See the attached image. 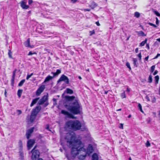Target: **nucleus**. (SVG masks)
Here are the masks:
<instances>
[{"label":"nucleus","instance_id":"nucleus-54","mask_svg":"<svg viewBox=\"0 0 160 160\" xmlns=\"http://www.w3.org/2000/svg\"><path fill=\"white\" fill-rule=\"evenodd\" d=\"M96 24H97V25L98 26H99L100 25V24H99V22H96Z\"/></svg>","mask_w":160,"mask_h":160},{"label":"nucleus","instance_id":"nucleus-50","mask_svg":"<svg viewBox=\"0 0 160 160\" xmlns=\"http://www.w3.org/2000/svg\"><path fill=\"white\" fill-rule=\"evenodd\" d=\"M17 112H18V115H20L22 113V111L20 110H18Z\"/></svg>","mask_w":160,"mask_h":160},{"label":"nucleus","instance_id":"nucleus-48","mask_svg":"<svg viewBox=\"0 0 160 160\" xmlns=\"http://www.w3.org/2000/svg\"><path fill=\"white\" fill-rule=\"evenodd\" d=\"M16 72V70H14V71H13V75H12V77H15Z\"/></svg>","mask_w":160,"mask_h":160},{"label":"nucleus","instance_id":"nucleus-57","mask_svg":"<svg viewBox=\"0 0 160 160\" xmlns=\"http://www.w3.org/2000/svg\"><path fill=\"white\" fill-rule=\"evenodd\" d=\"M14 78H15V77H13L12 76V82H14Z\"/></svg>","mask_w":160,"mask_h":160},{"label":"nucleus","instance_id":"nucleus-4","mask_svg":"<svg viewBox=\"0 0 160 160\" xmlns=\"http://www.w3.org/2000/svg\"><path fill=\"white\" fill-rule=\"evenodd\" d=\"M35 147L31 151L32 153L31 158L32 160H37L39 156L40 152L39 151L35 149Z\"/></svg>","mask_w":160,"mask_h":160},{"label":"nucleus","instance_id":"nucleus-58","mask_svg":"<svg viewBox=\"0 0 160 160\" xmlns=\"http://www.w3.org/2000/svg\"><path fill=\"white\" fill-rule=\"evenodd\" d=\"M148 58H149V56H147V57H146L145 58V59L146 61H148Z\"/></svg>","mask_w":160,"mask_h":160},{"label":"nucleus","instance_id":"nucleus-42","mask_svg":"<svg viewBox=\"0 0 160 160\" xmlns=\"http://www.w3.org/2000/svg\"><path fill=\"white\" fill-rule=\"evenodd\" d=\"M89 33H90V36L92 35V34H94V33H95L94 30H93L92 31H90L89 32Z\"/></svg>","mask_w":160,"mask_h":160},{"label":"nucleus","instance_id":"nucleus-55","mask_svg":"<svg viewBox=\"0 0 160 160\" xmlns=\"http://www.w3.org/2000/svg\"><path fill=\"white\" fill-rule=\"evenodd\" d=\"M135 52L137 53L138 52V48H136L135 50Z\"/></svg>","mask_w":160,"mask_h":160},{"label":"nucleus","instance_id":"nucleus-15","mask_svg":"<svg viewBox=\"0 0 160 160\" xmlns=\"http://www.w3.org/2000/svg\"><path fill=\"white\" fill-rule=\"evenodd\" d=\"M61 112L62 114H63L66 115L70 118H72V117L71 116V114L67 111H66L64 110H62L61 111Z\"/></svg>","mask_w":160,"mask_h":160},{"label":"nucleus","instance_id":"nucleus-36","mask_svg":"<svg viewBox=\"0 0 160 160\" xmlns=\"http://www.w3.org/2000/svg\"><path fill=\"white\" fill-rule=\"evenodd\" d=\"M18 143H19V146L20 148H22V141L21 140H20L19 141Z\"/></svg>","mask_w":160,"mask_h":160},{"label":"nucleus","instance_id":"nucleus-8","mask_svg":"<svg viewBox=\"0 0 160 160\" xmlns=\"http://www.w3.org/2000/svg\"><path fill=\"white\" fill-rule=\"evenodd\" d=\"M48 99L47 95H44L38 102V103L41 105L44 103Z\"/></svg>","mask_w":160,"mask_h":160},{"label":"nucleus","instance_id":"nucleus-37","mask_svg":"<svg viewBox=\"0 0 160 160\" xmlns=\"http://www.w3.org/2000/svg\"><path fill=\"white\" fill-rule=\"evenodd\" d=\"M150 143L148 141H147L146 143V146L147 147H149L150 146Z\"/></svg>","mask_w":160,"mask_h":160},{"label":"nucleus","instance_id":"nucleus-39","mask_svg":"<svg viewBox=\"0 0 160 160\" xmlns=\"http://www.w3.org/2000/svg\"><path fill=\"white\" fill-rule=\"evenodd\" d=\"M154 13L158 16L160 17V13H159L157 11H154Z\"/></svg>","mask_w":160,"mask_h":160},{"label":"nucleus","instance_id":"nucleus-47","mask_svg":"<svg viewBox=\"0 0 160 160\" xmlns=\"http://www.w3.org/2000/svg\"><path fill=\"white\" fill-rule=\"evenodd\" d=\"M33 2L32 0H28V4L29 5L31 4Z\"/></svg>","mask_w":160,"mask_h":160},{"label":"nucleus","instance_id":"nucleus-52","mask_svg":"<svg viewBox=\"0 0 160 160\" xmlns=\"http://www.w3.org/2000/svg\"><path fill=\"white\" fill-rule=\"evenodd\" d=\"M78 0H71V2L73 3H75Z\"/></svg>","mask_w":160,"mask_h":160},{"label":"nucleus","instance_id":"nucleus-13","mask_svg":"<svg viewBox=\"0 0 160 160\" xmlns=\"http://www.w3.org/2000/svg\"><path fill=\"white\" fill-rule=\"evenodd\" d=\"M30 38H28L27 40L24 43V44L25 46L26 47H29L30 48H33V46H31L30 45Z\"/></svg>","mask_w":160,"mask_h":160},{"label":"nucleus","instance_id":"nucleus-23","mask_svg":"<svg viewBox=\"0 0 160 160\" xmlns=\"http://www.w3.org/2000/svg\"><path fill=\"white\" fill-rule=\"evenodd\" d=\"M20 159L21 160H22L24 158L23 154L21 151L19 152Z\"/></svg>","mask_w":160,"mask_h":160},{"label":"nucleus","instance_id":"nucleus-44","mask_svg":"<svg viewBox=\"0 0 160 160\" xmlns=\"http://www.w3.org/2000/svg\"><path fill=\"white\" fill-rule=\"evenodd\" d=\"M156 23L157 25H158L159 23V20H158V19L157 17H156Z\"/></svg>","mask_w":160,"mask_h":160},{"label":"nucleus","instance_id":"nucleus-31","mask_svg":"<svg viewBox=\"0 0 160 160\" xmlns=\"http://www.w3.org/2000/svg\"><path fill=\"white\" fill-rule=\"evenodd\" d=\"M152 76L150 75L148 78V82L149 83H151L152 82Z\"/></svg>","mask_w":160,"mask_h":160},{"label":"nucleus","instance_id":"nucleus-51","mask_svg":"<svg viewBox=\"0 0 160 160\" xmlns=\"http://www.w3.org/2000/svg\"><path fill=\"white\" fill-rule=\"evenodd\" d=\"M146 48H147L148 49H149V45L148 44H147L146 45Z\"/></svg>","mask_w":160,"mask_h":160},{"label":"nucleus","instance_id":"nucleus-24","mask_svg":"<svg viewBox=\"0 0 160 160\" xmlns=\"http://www.w3.org/2000/svg\"><path fill=\"white\" fill-rule=\"evenodd\" d=\"M137 32L138 33V34L139 35L142 36H146L144 32L142 31H141L139 32Z\"/></svg>","mask_w":160,"mask_h":160},{"label":"nucleus","instance_id":"nucleus-41","mask_svg":"<svg viewBox=\"0 0 160 160\" xmlns=\"http://www.w3.org/2000/svg\"><path fill=\"white\" fill-rule=\"evenodd\" d=\"M148 24L149 25H151V26H152L154 28L157 27V26L156 25H155V24H153L152 23H151V22H149L148 23Z\"/></svg>","mask_w":160,"mask_h":160},{"label":"nucleus","instance_id":"nucleus-27","mask_svg":"<svg viewBox=\"0 0 160 160\" xmlns=\"http://www.w3.org/2000/svg\"><path fill=\"white\" fill-rule=\"evenodd\" d=\"M147 39H146L144 41H143L142 42H141L140 43V46H143L145 45V44L147 42Z\"/></svg>","mask_w":160,"mask_h":160},{"label":"nucleus","instance_id":"nucleus-22","mask_svg":"<svg viewBox=\"0 0 160 160\" xmlns=\"http://www.w3.org/2000/svg\"><path fill=\"white\" fill-rule=\"evenodd\" d=\"M159 79V76L158 75H157L155 77V81L156 84L158 83V81Z\"/></svg>","mask_w":160,"mask_h":160},{"label":"nucleus","instance_id":"nucleus-2","mask_svg":"<svg viewBox=\"0 0 160 160\" xmlns=\"http://www.w3.org/2000/svg\"><path fill=\"white\" fill-rule=\"evenodd\" d=\"M66 106L68 109L74 114H78L80 113L81 106L78 98H76L68 106Z\"/></svg>","mask_w":160,"mask_h":160},{"label":"nucleus","instance_id":"nucleus-19","mask_svg":"<svg viewBox=\"0 0 160 160\" xmlns=\"http://www.w3.org/2000/svg\"><path fill=\"white\" fill-rule=\"evenodd\" d=\"M67 93L69 94H72L73 93V91L72 89L67 88L66 89L65 91Z\"/></svg>","mask_w":160,"mask_h":160},{"label":"nucleus","instance_id":"nucleus-56","mask_svg":"<svg viewBox=\"0 0 160 160\" xmlns=\"http://www.w3.org/2000/svg\"><path fill=\"white\" fill-rule=\"evenodd\" d=\"M33 54V53H32L31 52H30L28 54V55H31Z\"/></svg>","mask_w":160,"mask_h":160},{"label":"nucleus","instance_id":"nucleus-1","mask_svg":"<svg viewBox=\"0 0 160 160\" xmlns=\"http://www.w3.org/2000/svg\"><path fill=\"white\" fill-rule=\"evenodd\" d=\"M65 139L66 140L67 145L72 147V158L73 159L77 156L80 160L84 159L87 156L86 150L84 148V145L81 141L79 140L75 139L74 133H68L66 135Z\"/></svg>","mask_w":160,"mask_h":160},{"label":"nucleus","instance_id":"nucleus-21","mask_svg":"<svg viewBox=\"0 0 160 160\" xmlns=\"http://www.w3.org/2000/svg\"><path fill=\"white\" fill-rule=\"evenodd\" d=\"M61 72V70L59 69H58L57 70L56 72H52L53 75L54 77L56 76L59 74H60Z\"/></svg>","mask_w":160,"mask_h":160},{"label":"nucleus","instance_id":"nucleus-11","mask_svg":"<svg viewBox=\"0 0 160 160\" xmlns=\"http://www.w3.org/2000/svg\"><path fill=\"white\" fill-rule=\"evenodd\" d=\"M34 142L35 141L33 140L30 139L28 141L27 146L29 149H30L32 147Z\"/></svg>","mask_w":160,"mask_h":160},{"label":"nucleus","instance_id":"nucleus-32","mask_svg":"<svg viewBox=\"0 0 160 160\" xmlns=\"http://www.w3.org/2000/svg\"><path fill=\"white\" fill-rule=\"evenodd\" d=\"M138 107L141 112H143L142 109V107L140 103H138Z\"/></svg>","mask_w":160,"mask_h":160},{"label":"nucleus","instance_id":"nucleus-16","mask_svg":"<svg viewBox=\"0 0 160 160\" xmlns=\"http://www.w3.org/2000/svg\"><path fill=\"white\" fill-rule=\"evenodd\" d=\"M97 6L98 5L97 3L94 2H92L91 3L90 5V7L93 9L96 8Z\"/></svg>","mask_w":160,"mask_h":160},{"label":"nucleus","instance_id":"nucleus-9","mask_svg":"<svg viewBox=\"0 0 160 160\" xmlns=\"http://www.w3.org/2000/svg\"><path fill=\"white\" fill-rule=\"evenodd\" d=\"M93 148L92 147L91 145H89L88 146L87 152V155L88 154L89 155L90 154L92 153L93 152Z\"/></svg>","mask_w":160,"mask_h":160},{"label":"nucleus","instance_id":"nucleus-17","mask_svg":"<svg viewBox=\"0 0 160 160\" xmlns=\"http://www.w3.org/2000/svg\"><path fill=\"white\" fill-rule=\"evenodd\" d=\"M39 98H36L32 100V101L30 105V106L32 107L34 104H36V102H37L38 101V100H39Z\"/></svg>","mask_w":160,"mask_h":160},{"label":"nucleus","instance_id":"nucleus-33","mask_svg":"<svg viewBox=\"0 0 160 160\" xmlns=\"http://www.w3.org/2000/svg\"><path fill=\"white\" fill-rule=\"evenodd\" d=\"M140 15V13L138 12H135L134 13V16L137 18H138Z\"/></svg>","mask_w":160,"mask_h":160},{"label":"nucleus","instance_id":"nucleus-35","mask_svg":"<svg viewBox=\"0 0 160 160\" xmlns=\"http://www.w3.org/2000/svg\"><path fill=\"white\" fill-rule=\"evenodd\" d=\"M33 73H31L30 75L28 74L26 77V79L28 80L32 75Z\"/></svg>","mask_w":160,"mask_h":160},{"label":"nucleus","instance_id":"nucleus-5","mask_svg":"<svg viewBox=\"0 0 160 160\" xmlns=\"http://www.w3.org/2000/svg\"><path fill=\"white\" fill-rule=\"evenodd\" d=\"M64 81L66 84H68L69 82V80L68 78L64 75H62L58 81V82L61 81Z\"/></svg>","mask_w":160,"mask_h":160},{"label":"nucleus","instance_id":"nucleus-10","mask_svg":"<svg viewBox=\"0 0 160 160\" xmlns=\"http://www.w3.org/2000/svg\"><path fill=\"white\" fill-rule=\"evenodd\" d=\"M34 129V128H32L27 131L26 135L27 136V138L28 139L30 138L31 134L33 132Z\"/></svg>","mask_w":160,"mask_h":160},{"label":"nucleus","instance_id":"nucleus-49","mask_svg":"<svg viewBox=\"0 0 160 160\" xmlns=\"http://www.w3.org/2000/svg\"><path fill=\"white\" fill-rule=\"evenodd\" d=\"M158 71L157 70H156L155 72H154L153 73V75H156V74H157V73H158Z\"/></svg>","mask_w":160,"mask_h":160},{"label":"nucleus","instance_id":"nucleus-64","mask_svg":"<svg viewBox=\"0 0 160 160\" xmlns=\"http://www.w3.org/2000/svg\"><path fill=\"white\" fill-rule=\"evenodd\" d=\"M150 121H151V120H150V119H149V120L147 121L148 123H149L150 122Z\"/></svg>","mask_w":160,"mask_h":160},{"label":"nucleus","instance_id":"nucleus-25","mask_svg":"<svg viewBox=\"0 0 160 160\" xmlns=\"http://www.w3.org/2000/svg\"><path fill=\"white\" fill-rule=\"evenodd\" d=\"M36 116L32 114H31L30 118V121L31 122H32L34 121L36 118Z\"/></svg>","mask_w":160,"mask_h":160},{"label":"nucleus","instance_id":"nucleus-7","mask_svg":"<svg viewBox=\"0 0 160 160\" xmlns=\"http://www.w3.org/2000/svg\"><path fill=\"white\" fill-rule=\"evenodd\" d=\"M41 109V107H37L34 109L33 110L31 114L34 116H36Z\"/></svg>","mask_w":160,"mask_h":160},{"label":"nucleus","instance_id":"nucleus-29","mask_svg":"<svg viewBox=\"0 0 160 160\" xmlns=\"http://www.w3.org/2000/svg\"><path fill=\"white\" fill-rule=\"evenodd\" d=\"M133 61L134 65L136 67H137L138 65L136 64V62H137V59L135 58H133Z\"/></svg>","mask_w":160,"mask_h":160},{"label":"nucleus","instance_id":"nucleus-26","mask_svg":"<svg viewBox=\"0 0 160 160\" xmlns=\"http://www.w3.org/2000/svg\"><path fill=\"white\" fill-rule=\"evenodd\" d=\"M22 92V89H19L18 90V95L19 98L21 97Z\"/></svg>","mask_w":160,"mask_h":160},{"label":"nucleus","instance_id":"nucleus-28","mask_svg":"<svg viewBox=\"0 0 160 160\" xmlns=\"http://www.w3.org/2000/svg\"><path fill=\"white\" fill-rule=\"evenodd\" d=\"M25 79H23L22 80H21L19 83L18 85V86L20 87L22 86L23 84L24 83V82H25Z\"/></svg>","mask_w":160,"mask_h":160},{"label":"nucleus","instance_id":"nucleus-63","mask_svg":"<svg viewBox=\"0 0 160 160\" xmlns=\"http://www.w3.org/2000/svg\"><path fill=\"white\" fill-rule=\"evenodd\" d=\"M158 57V55H157V56L154 58V59H156Z\"/></svg>","mask_w":160,"mask_h":160},{"label":"nucleus","instance_id":"nucleus-6","mask_svg":"<svg viewBox=\"0 0 160 160\" xmlns=\"http://www.w3.org/2000/svg\"><path fill=\"white\" fill-rule=\"evenodd\" d=\"M45 88L44 85H42L37 91L36 94L38 96L43 91Z\"/></svg>","mask_w":160,"mask_h":160},{"label":"nucleus","instance_id":"nucleus-18","mask_svg":"<svg viewBox=\"0 0 160 160\" xmlns=\"http://www.w3.org/2000/svg\"><path fill=\"white\" fill-rule=\"evenodd\" d=\"M53 77H54L53 76L52 77L50 75L48 76L46 78L44 81V82H46L49 81L50 80H51L53 78Z\"/></svg>","mask_w":160,"mask_h":160},{"label":"nucleus","instance_id":"nucleus-12","mask_svg":"<svg viewBox=\"0 0 160 160\" xmlns=\"http://www.w3.org/2000/svg\"><path fill=\"white\" fill-rule=\"evenodd\" d=\"M26 2L23 1H22L20 2L21 6L23 9H27L29 8V6L26 4Z\"/></svg>","mask_w":160,"mask_h":160},{"label":"nucleus","instance_id":"nucleus-46","mask_svg":"<svg viewBox=\"0 0 160 160\" xmlns=\"http://www.w3.org/2000/svg\"><path fill=\"white\" fill-rule=\"evenodd\" d=\"M119 127L120 128L122 129H123V124L122 123H121L120 124V126Z\"/></svg>","mask_w":160,"mask_h":160},{"label":"nucleus","instance_id":"nucleus-34","mask_svg":"<svg viewBox=\"0 0 160 160\" xmlns=\"http://www.w3.org/2000/svg\"><path fill=\"white\" fill-rule=\"evenodd\" d=\"M121 96L122 98H126V95L124 92L121 94Z\"/></svg>","mask_w":160,"mask_h":160},{"label":"nucleus","instance_id":"nucleus-45","mask_svg":"<svg viewBox=\"0 0 160 160\" xmlns=\"http://www.w3.org/2000/svg\"><path fill=\"white\" fill-rule=\"evenodd\" d=\"M84 11L86 12V11H90V9H82Z\"/></svg>","mask_w":160,"mask_h":160},{"label":"nucleus","instance_id":"nucleus-53","mask_svg":"<svg viewBox=\"0 0 160 160\" xmlns=\"http://www.w3.org/2000/svg\"><path fill=\"white\" fill-rule=\"evenodd\" d=\"M145 98H146V99H147V100L148 101H149L150 100L149 97L147 96H146Z\"/></svg>","mask_w":160,"mask_h":160},{"label":"nucleus","instance_id":"nucleus-3","mask_svg":"<svg viewBox=\"0 0 160 160\" xmlns=\"http://www.w3.org/2000/svg\"><path fill=\"white\" fill-rule=\"evenodd\" d=\"M66 126L70 129L77 130L80 129L81 125L80 122L78 120H71L66 123Z\"/></svg>","mask_w":160,"mask_h":160},{"label":"nucleus","instance_id":"nucleus-38","mask_svg":"<svg viewBox=\"0 0 160 160\" xmlns=\"http://www.w3.org/2000/svg\"><path fill=\"white\" fill-rule=\"evenodd\" d=\"M126 65L127 67L130 69V70L131 69V68L130 66V64L129 62H127L126 64Z\"/></svg>","mask_w":160,"mask_h":160},{"label":"nucleus","instance_id":"nucleus-20","mask_svg":"<svg viewBox=\"0 0 160 160\" xmlns=\"http://www.w3.org/2000/svg\"><path fill=\"white\" fill-rule=\"evenodd\" d=\"M92 160H98V155L96 153H94L92 156Z\"/></svg>","mask_w":160,"mask_h":160},{"label":"nucleus","instance_id":"nucleus-43","mask_svg":"<svg viewBox=\"0 0 160 160\" xmlns=\"http://www.w3.org/2000/svg\"><path fill=\"white\" fill-rule=\"evenodd\" d=\"M137 56H138V57L139 58V60H141V58H142V56H141V53H140L139 54H138L137 55Z\"/></svg>","mask_w":160,"mask_h":160},{"label":"nucleus","instance_id":"nucleus-30","mask_svg":"<svg viewBox=\"0 0 160 160\" xmlns=\"http://www.w3.org/2000/svg\"><path fill=\"white\" fill-rule=\"evenodd\" d=\"M155 68V65H153L151 68L150 71L151 73H152L153 72Z\"/></svg>","mask_w":160,"mask_h":160},{"label":"nucleus","instance_id":"nucleus-62","mask_svg":"<svg viewBox=\"0 0 160 160\" xmlns=\"http://www.w3.org/2000/svg\"><path fill=\"white\" fill-rule=\"evenodd\" d=\"M49 126L47 125V127H46V129L48 130L49 129Z\"/></svg>","mask_w":160,"mask_h":160},{"label":"nucleus","instance_id":"nucleus-61","mask_svg":"<svg viewBox=\"0 0 160 160\" xmlns=\"http://www.w3.org/2000/svg\"><path fill=\"white\" fill-rule=\"evenodd\" d=\"M67 157L69 160H71V158L70 157H69L68 156H67Z\"/></svg>","mask_w":160,"mask_h":160},{"label":"nucleus","instance_id":"nucleus-14","mask_svg":"<svg viewBox=\"0 0 160 160\" xmlns=\"http://www.w3.org/2000/svg\"><path fill=\"white\" fill-rule=\"evenodd\" d=\"M65 98L68 101H72L74 100L75 98V97L73 96H67L65 97Z\"/></svg>","mask_w":160,"mask_h":160},{"label":"nucleus","instance_id":"nucleus-40","mask_svg":"<svg viewBox=\"0 0 160 160\" xmlns=\"http://www.w3.org/2000/svg\"><path fill=\"white\" fill-rule=\"evenodd\" d=\"M8 55H9V57L10 58H12V52L11 51L9 50L8 52Z\"/></svg>","mask_w":160,"mask_h":160},{"label":"nucleus","instance_id":"nucleus-60","mask_svg":"<svg viewBox=\"0 0 160 160\" xmlns=\"http://www.w3.org/2000/svg\"><path fill=\"white\" fill-rule=\"evenodd\" d=\"M6 94H7L6 90H5V91L4 94H5V95L6 97H7Z\"/></svg>","mask_w":160,"mask_h":160},{"label":"nucleus","instance_id":"nucleus-59","mask_svg":"<svg viewBox=\"0 0 160 160\" xmlns=\"http://www.w3.org/2000/svg\"><path fill=\"white\" fill-rule=\"evenodd\" d=\"M130 91V89L128 88H127V89L126 91L127 92H129Z\"/></svg>","mask_w":160,"mask_h":160}]
</instances>
